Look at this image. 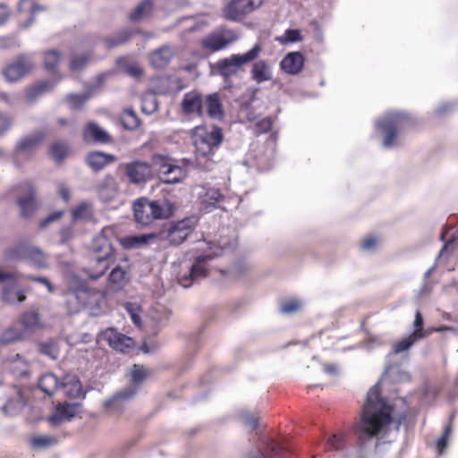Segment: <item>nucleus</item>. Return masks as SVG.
I'll list each match as a JSON object with an SVG mask.
<instances>
[{"label": "nucleus", "mask_w": 458, "mask_h": 458, "mask_svg": "<svg viewBox=\"0 0 458 458\" xmlns=\"http://www.w3.org/2000/svg\"><path fill=\"white\" fill-rule=\"evenodd\" d=\"M401 421L392 417V407L380 396L378 386H372L367 394L360 420L354 425L355 434L361 445L373 442L376 450H379L381 439L394 427L399 430Z\"/></svg>", "instance_id": "1"}, {"label": "nucleus", "mask_w": 458, "mask_h": 458, "mask_svg": "<svg viewBox=\"0 0 458 458\" xmlns=\"http://www.w3.org/2000/svg\"><path fill=\"white\" fill-rule=\"evenodd\" d=\"M411 116L403 111H388L376 122L377 132L382 139V146L386 149L397 148L402 145L401 133L411 123Z\"/></svg>", "instance_id": "2"}, {"label": "nucleus", "mask_w": 458, "mask_h": 458, "mask_svg": "<svg viewBox=\"0 0 458 458\" xmlns=\"http://www.w3.org/2000/svg\"><path fill=\"white\" fill-rule=\"evenodd\" d=\"M224 140L222 129L218 126H212L199 130L194 136V146L197 151V165L205 170L214 169L216 160L215 153Z\"/></svg>", "instance_id": "3"}, {"label": "nucleus", "mask_w": 458, "mask_h": 458, "mask_svg": "<svg viewBox=\"0 0 458 458\" xmlns=\"http://www.w3.org/2000/svg\"><path fill=\"white\" fill-rule=\"evenodd\" d=\"M209 245L210 242L199 241L197 250H202V252L199 253L191 250L187 254L190 256L189 260L192 261V263L185 265V267L188 269L187 273L178 276V282L182 287H190L195 281L207 276L208 261L220 255L218 252H212Z\"/></svg>", "instance_id": "4"}, {"label": "nucleus", "mask_w": 458, "mask_h": 458, "mask_svg": "<svg viewBox=\"0 0 458 458\" xmlns=\"http://www.w3.org/2000/svg\"><path fill=\"white\" fill-rule=\"evenodd\" d=\"M173 212L174 205L165 198L153 201L143 198L133 204L135 221L143 226L157 219L168 218Z\"/></svg>", "instance_id": "5"}, {"label": "nucleus", "mask_w": 458, "mask_h": 458, "mask_svg": "<svg viewBox=\"0 0 458 458\" xmlns=\"http://www.w3.org/2000/svg\"><path fill=\"white\" fill-rule=\"evenodd\" d=\"M262 52V47L256 43L244 54H233L229 57L220 59L215 64L216 72L225 80L235 75L245 64L257 60Z\"/></svg>", "instance_id": "6"}, {"label": "nucleus", "mask_w": 458, "mask_h": 458, "mask_svg": "<svg viewBox=\"0 0 458 458\" xmlns=\"http://www.w3.org/2000/svg\"><path fill=\"white\" fill-rule=\"evenodd\" d=\"M23 274L0 269L1 301L10 306H17L27 299L25 289L20 284Z\"/></svg>", "instance_id": "7"}, {"label": "nucleus", "mask_w": 458, "mask_h": 458, "mask_svg": "<svg viewBox=\"0 0 458 458\" xmlns=\"http://www.w3.org/2000/svg\"><path fill=\"white\" fill-rule=\"evenodd\" d=\"M32 55L19 54L2 69V75L6 81L14 83L28 76L34 69Z\"/></svg>", "instance_id": "8"}, {"label": "nucleus", "mask_w": 458, "mask_h": 458, "mask_svg": "<svg viewBox=\"0 0 458 458\" xmlns=\"http://www.w3.org/2000/svg\"><path fill=\"white\" fill-rule=\"evenodd\" d=\"M198 224V218L194 216L185 217L174 223L158 234V238L167 240L172 245L182 244L194 231Z\"/></svg>", "instance_id": "9"}, {"label": "nucleus", "mask_w": 458, "mask_h": 458, "mask_svg": "<svg viewBox=\"0 0 458 458\" xmlns=\"http://www.w3.org/2000/svg\"><path fill=\"white\" fill-rule=\"evenodd\" d=\"M152 163L158 171L160 181L164 183H178L186 177V170L173 163L166 156L154 154Z\"/></svg>", "instance_id": "10"}, {"label": "nucleus", "mask_w": 458, "mask_h": 458, "mask_svg": "<svg viewBox=\"0 0 458 458\" xmlns=\"http://www.w3.org/2000/svg\"><path fill=\"white\" fill-rule=\"evenodd\" d=\"M137 387L128 385L117 391L114 395L104 402V407L111 415H117L123 411L129 402L135 396Z\"/></svg>", "instance_id": "11"}, {"label": "nucleus", "mask_w": 458, "mask_h": 458, "mask_svg": "<svg viewBox=\"0 0 458 458\" xmlns=\"http://www.w3.org/2000/svg\"><path fill=\"white\" fill-rule=\"evenodd\" d=\"M288 448L271 438H265L247 454V458H284Z\"/></svg>", "instance_id": "12"}, {"label": "nucleus", "mask_w": 458, "mask_h": 458, "mask_svg": "<svg viewBox=\"0 0 458 458\" xmlns=\"http://www.w3.org/2000/svg\"><path fill=\"white\" fill-rule=\"evenodd\" d=\"M45 138V132L37 131L30 134L21 137L13 148V157L15 160L22 157H30Z\"/></svg>", "instance_id": "13"}, {"label": "nucleus", "mask_w": 458, "mask_h": 458, "mask_svg": "<svg viewBox=\"0 0 458 458\" xmlns=\"http://www.w3.org/2000/svg\"><path fill=\"white\" fill-rule=\"evenodd\" d=\"M125 175L130 183L141 185L152 176L151 165L141 160H135L124 165Z\"/></svg>", "instance_id": "14"}, {"label": "nucleus", "mask_w": 458, "mask_h": 458, "mask_svg": "<svg viewBox=\"0 0 458 458\" xmlns=\"http://www.w3.org/2000/svg\"><path fill=\"white\" fill-rule=\"evenodd\" d=\"M263 0H231L225 8V16L227 20L237 21L260 6Z\"/></svg>", "instance_id": "15"}, {"label": "nucleus", "mask_w": 458, "mask_h": 458, "mask_svg": "<svg viewBox=\"0 0 458 458\" xmlns=\"http://www.w3.org/2000/svg\"><path fill=\"white\" fill-rule=\"evenodd\" d=\"M101 339L107 342L110 347L121 352H127L134 344L132 338L109 327L101 333Z\"/></svg>", "instance_id": "16"}, {"label": "nucleus", "mask_w": 458, "mask_h": 458, "mask_svg": "<svg viewBox=\"0 0 458 458\" xmlns=\"http://www.w3.org/2000/svg\"><path fill=\"white\" fill-rule=\"evenodd\" d=\"M88 290V284L84 280L76 275H72L65 292L67 303L70 305L75 301L78 305L84 304V297L87 295Z\"/></svg>", "instance_id": "17"}, {"label": "nucleus", "mask_w": 458, "mask_h": 458, "mask_svg": "<svg viewBox=\"0 0 458 458\" xmlns=\"http://www.w3.org/2000/svg\"><path fill=\"white\" fill-rule=\"evenodd\" d=\"M113 234V229L106 227L102 232L96 235L91 242V255L111 258L113 254V246L110 236Z\"/></svg>", "instance_id": "18"}, {"label": "nucleus", "mask_w": 458, "mask_h": 458, "mask_svg": "<svg viewBox=\"0 0 458 458\" xmlns=\"http://www.w3.org/2000/svg\"><path fill=\"white\" fill-rule=\"evenodd\" d=\"M237 36L232 30L223 32H214L205 38L202 46L206 49L218 51L225 47L228 44L235 41Z\"/></svg>", "instance_id": "19"}, {"label": "nucleus", "mask_w": 458, "mask_h": 458, "mask_svg": "<svg viewBox=\"0 0 458 458\" xmlns=\"http://www.w3.org/2000/svg\"><path fill=\"white\" fill-rule=\"evenodd\" d=\"M181 107L185 114L201 116L203 114L202 95L197 91H191L183 95Z\"/></svg>", "instance_id": "20"}, {"label": "nucleus", "mask_w": 458, "mask_h": 458, "mask_svg": "<svg viewBox=\"0 0 458 458\" xmlns=\"http://www.w3.org/2000/svg\"><path fill=\"white\" fill-rule=\"evenodd\" d=\"M174 55V47L165 44L149 54V62L154 68L163 69L170 64Z\"/></svg>", "instance_id": "21"}, {"label": "nucleus", "mask_w": 458, "mask_h": 458, "mask_svg": "<svg viewBox=\"0 0 458 458\" xmlns=\"http://www.w3.org/2000/svg\"><path fill=\"white\" fill-rule=\"evenodd\" d=\"M130 269L127 262L114 267L109 274V284L115 291L122 290L130 281Z\"/></svg>", "instance_id": "22"}, {"label": "nucleus", "mask_w": 458, "mask_h": 458, "mask_svg": "<svg viewBox=\"0 0 458 458\" xmlns=\"http://www.w3.org/2000/svg\"><path fill=\"white\" fill-rule=\"evenodd\" d=\"M110 259L111 258L91 255L89 267L83 268L84 273L93 280L100 278L108 269Z\"/></svg>", "instance_id": "23"}, {"label": "nucleus", "mask_w": 458, "mask_h": 458, "mask_svg": "<svg viewBox=\"0 0 458 458\" xmlns=\"http://www.w3.org/2000/svg\"><path fill=\"white\" fill-rule=\"evenodd\" d=\"M250 73L257 84L269 81L273 79L272 64L268 61L259 60L252 64Z\"/></svg>", "instance_id": "24"}, {"label": "nucleus", "mask_w": 458, "mask_h": 458, "mask_svg": "<svg viewBox=\"0 0 458 458\" xmlns=\"http://www.w3.org/2000/svg\"><path fill=\"white\" fill-rule=\"evenodd\" d=\"M78 411V405L75 403H61L56 406L54 412L49 416L48 421L54 425H59L70 420Z\"/></svg>", "instance_id": "25"}, {"label": "nucleus", "mask_w": 458, "mask_h": 458, "mask_svg": "<svg viewBox=\"0 0 458 458\" xmlns=\"http://www.w3.org/2000/svg\"><path fill=\"white\" fill-rule=\"evenodd\" d=\"M83 140L86 142L95 143H110L112 139L104 129L99 127L96 123H89L83 130Z\"/></svg>", "instance_id": "26"}, {"label": "nucleus", "mask_w": 458, "mask_h": 458, "mask_svg": "<svg viewBox=\"0 0 458 458\" xmlns=\"http://www.w3.org/2000/svg\"><path fill=\"white\" fill-rule=\"evenodd\" d=\"M158 239L157 233H143L138 235H128L120 239L121 245L127 250L139 249L154 242Z\"/></svg>", "instance_id": "27"}, {"label": "nucleus", "mask_w": 458, "mask_h": 458, "mask_svg": "<svg viewBox=\"0 0 458 458\" xmlns=\"http://www.w3.org/2000/svg\"><path fill=\"white\" fill-rule=\"evenodd\" d=\"M304 64V57L300 52L288 53L280 62L281 69L287 74L299 73Z\"/></svg>", "instance_id": "28"}, {"label": "nucleus", "mask_w": 458, "mask_h": 458, "mask_svg": "<svg viewBox=\"0 0 458 458\" xmlns=\"http://www.w3.org/2000/svg\"><path fill=\"white\" fill-rule=\"evenodd\" d=\"M116 157L114 155L102 151L90 152L86 157L88 165L96 172L104 169L107 165L114 163Z\"/></svg>", "instance_id": "29"}, {"label": "nucleus", "mask_w": 458, "mask_h": 458, "mask_svg": "<svg viewBox=\"0 0 458 458\" xmlns=\"http://www.w3.org/2000/svg\"><path fill=\"white\" fill-rule=\"evenodd\" d=\"M198 195L205 208L215 207L216 203L224 199L218 189L208 185L201 186Z\"/></svg>", "instance_id": "30"}, {"label": "nucleus", "mask_w": 458, "mask_h": 458, "mask_svg": "<svg viewBox=\"0 0 458 458\" xmlns=\"http://www.w3.org/2000/svg\"><path fill=\"white\" fill-rule=\"evenodd\" d=\"M168 319V313L163 307L152 309L148 315V326L153 335H157L160 328L165 325Z\"/></svg>", "instance_id": "31"}, {"label": "nucleus", "mask_w": 458, "mask_h": 458, "mask_svg": "<svg viewBox=\"0 0 458 458\" xmlns=\"http://www.w3.org/2000/svg\"><path fill=\"white\" fill-rule=\"evenodd\" d=\"M206 109L208 116L214 120L222 121L225 117L222 102L218 93L206 97Z\"/></svg>", "instance_id": "32"}, {"label": "nucleus", "mask_w": 458, "mask_h": 458, "mask_svg": "<svg viewBox=\"0 0 458 458\" xmlns=\"http://www.w3.org/2000/svg\"><path fill=\"white\" fill-rule=\"evenodd\" d=\"M25 406V400L20 389L15 388L13 394L3 406V411L8 416L17 415Z\"/></svg>", "instance_id": "33"}, {"label": "nucleus", "mask_w": 458, "mask_h": 458, "mask_svg": "<svg viewBox=\"0 0 458 458\" xmlns=\"http://www.w3.org/2000/svg\"><path fill=\"white\" fill-rule=\"evenodd\" d=\"M116 65L125 74L138 79L144 73V70L139 62L128 57H120L116 60Z\"/></svg>", "instance_id": "34"}, {"label": "nucleus", "mask_w": 458, "mask_h": 458, "mask_svg": "<svg viewBox=\"0 0 458 458\" xmlns=\"http://www.w3.org/2000/svg\"><path fill=\"white\" fill-rule=\"evenodd\" d=\"M61 386L62 381L54 373H46L38 379L39 389L48 396L54 395Z\"/></svg>", "instance_id": "35"}, {"label": "nucleus", "mask_w": 458, "mask_h": 458, "mask_svg": "<svg viewBox=\"0 0 458 458\" xmlns=\"http://www.w3.org/2000/svg\"><path fill=\"white\" fill-rule=\"evenodd\" d=\"M61 389L64 394L72 399L83 396L82 387L80 380L76 376H66L62 381Z\"/></svg>", "instance_id": "36"}, {"label": "nucleus", "mask_w": 458, "mask_h": 458, "mask_svg": "<svg viewBox=\"0 0 458 458\" xmlns=\"http://www.w3.org/2000/svg\"><path fill=\"white\" fill-rule=\"evenodd\" d=\"M58 82L55 81H43L35 86L30 88L26 92V98L29 102H34L38 98L42 96L46 92L51 91Z\"/></svg>", "instance_id": "37"}, {"label": "nucleus", "mask_w": 458, "mask_h": 458, "mask_svg": "<svg viewBox=\"0 0 458 458\" xmlns=\"http://www.w3.org/2000/svg\"><path fill=\"white\" fill-rule=\"evenodd\" d=\"M154 10L153 0H143L130 13L129 19L132 22H138L148 18Z\"/></svg>", "instance_id": "38"}, {"label": "nucleus", "mask_w": 458, "mask_h": 458, "mask_svg": "<svg viewBox=\"0 0 458 458\" xmlns=\"http://www.w3.org/2000/svg\"><path fill=\"white\" fill-rule=\"evenodd\" d=\"M30 192L27 196L21 197L18 200L21 208V215L23 217H30L36 210L35 192L30 183H27Z\"/></svg>", "instance_id": "39"}, {"label": "nucleus", "mask_w": 458, "mask_h": 458, "mask_svg": "<svg viewBox=\"0 0 458 458\" xmlns=\"http://www.w3.org/2000/svg\"><path fill=\"white\" fill-rule=\"evenodd\" d=\"M384 379H389L393 383H401L410 381L411 376L408 372L396 365H388L386 367Z\"/></svg>", "instance_id": "40"}, {"label": "nucleus", "mask_w": 458, "mask_h": 458, "mask_svg": "<svg viewBox=\"0 0 458 458\" xmlns=\"http://www.w3.org/2000/svg\"><path fill=\"white\" fill-rule=\"evenodd\" d=\"M420 340H421V333L418 330L412 331L408 336L393 344V352L394 354H399L408 351L415 343Z\"/></svg>", "instance_id": "41"}, {"label": "nucleus", "mask_w": 458, "mask_h": 458, "mask_svg": "<svg viewBox=\"0 0 458 458\" xmlns=\"http://www.w3.org/2000/svg\"><path fill=\"white\" fill-rule=\"evenodd\" d=\"M72 222L89 221L93 216L91 205L88 202H81L71 210Z\"/></svg>", "instance_id": "42"}, {"label": "nucleus", "mask_w": 458, "mask_h": 458, "mask_svg": "<svg viewBox=\"0 0 458 458\" xmlns=\"http://www.w3.org/2000/svg\"><path fill=\"white\" fill-rule=\"evenodd\" d=\"M31 245L17 244L13 247L7 249L4 252V259L7 261H15L21 259H27L28 253Z\"/></svg>", "instance_id": "43"}, {"label": "nucleus", "mask_w": 458, "mask_h": 458, "mask_svg": "<svg viewBox=\"0 0 458 458\" xmlns=\"http://www.w3.org/2000/svg\"><path fill=\"white\" fill-rule=\"evenodd\" d=\"M63 59L62 53L57 49H51L45 52L44 55V67L48 72L53 73L57 72V67L61 60Z\"/></svg>", "instance_id": "44"}, {"label": "nucleus", "mask_w": 458, "mask_h": 458, "mask_svg": "<svg viewBox=\"0 0 458 458\" xmlns=\"http://www.w3.org/2000/svg\"><path fill=\"white\" fill-rule=\"evenodd\" d=\"M27 259L38 268H46L48 266L47 255L39 248L33 245L30 248Z\"/></svg>", "instance_id": "45"}, {"label": "nucleus", "mask_w": 458, "mask_h": 458, "mask_svg": "<svg viewBox=\"0 0 458 458\" xmlns=\"http://www.w3.org/2000/svg\"><path fill=\"white\" fill-rule=\"evenodd\" d=\"M23 336V332L16 327H10L4 330L0 335V343L3 345H9L21 340Z\"/></svg>", "instance_id": "46"}, {"label": "nucleus", "mask_w": 458, "mask_h": 458, "mask_svg": "<svg viewBox=\"0 0 458 458\" xmlns=\"http://www.w3.org/2000/svg\"><path fill=\"white\" fill-rule=\"evenodd\" d=\"M157 107H158V103H157V97L154 93L148 92L142 96L141 111L144 114L150 115L157 110Z\"/></svg>", "instance_id": "47"}, {"label": "nucleus", "mask_w": 458, "mask_h": 458, "mask_svg": "<svg viewBox=\"0 0 458 458\" xmlns=\"http://www.w3.org/2000/svg\"><path fill=\"white\" fill-rule=\"evenodd\" d=\"M123 308L126 310V312L130 315L132 323L138 327H140L141 326V307L140 305L136 301H128L123 304Z\"/></svg>", "instance_id": "48"}, {"label": "nucleus", "mask_w": 458, "mask_h": 458, "mask_svg": "<svg viewBox=\"0 0 458 458\" xmlns=\"http://www.w3.org/2000/svg\"><path fill=\"white\" fill-rule=\"evenodd\" d=\"M122 123L125 129L132 131L140 126V119L132 109H126L122 114Z\"/></svg>", "instance_id": "49"}, {"label": "nucleus", "mask_w": 458, "mask_h": 458, "mask_svg": "<svg viewBox=\"0 0 458 458\" xmlns=\"http://www.w3.org/2000/svg\"><path fill=\"white\" fill-rule=\"evenodd\" d=\"M18 10L20 12H30L31 17L29 19L26 26H29L33 21V15L39 12L43 11L44 7L37 4L34 0H20L18 3Z\"/></svg>", "instance_id": "50"}, {"label": "nucleus", "mask_w": 458, "mask_h": 458, "mask_svg": "<svg viewBox=\"0 0 458 458\" xmlns=\"http://www.w3.org/2000/svg\"><path fill=\"white\" fill-rule=\"evenodd\" d=\"M50 156L56 162H62L68 156V146L64 141L54 143L50 148Z\"/></svg>", "instance_id": "51"}, {"label": "nucleus", "mask_w": 458, "mask_h": 458, "mask_svg": "<svg viewBox=\"0 0 458 458\" xmlns=\"http://www.w3.org/2000/svg\"><path fill=\"white\" fill-rule=\"evenodd\" d=\"M131 31L126 30L114 34L106 40L107 47L112 48L126 43L131 38Z\"/></svg>", "instance_id": "52"}, {"label": "nucleus", "mask_w": 458, "mask_h": 458, "mask_svg": "<svg viewBox=\"0 0 458 458\" xmlns=\"http://www.w3.org/2000/svg\"><path fill=\"white\" fill-rule=\"evenodd\" d=\"M21 323L26 330H32L39 327V315L36 311H27L21 316Z\"/></svg>", "instance_id": "53"}, {"label": "nucleus", "mask_w": 458, "mask_h": 458, "mask_svg": "<svg viewBox=\"0 0 458 458\" xmlns=\"http://www.w3.org/2000/svg\"><path fill=\"white\" fill-rule=\"evenodd\" d=\"M91 95L89 92L81 94H68L66 100L72 109L81 108L89 98Z\"/></svg>", "instance_id": "54"}, {"label": "nucleus", "mask_w": 458, "mask_h": 458, "mask_svg": "<svg viewBox=\"0 0 458 458\" xmlns=\"http://www.w3.org/2000/svg\"><path fill=\"white\" fill-rule=\"evenodd\" d=\"M267 145L269 147L268 155L259 157L256 163L258 169L262 172L268 171L273 166L274 143L269 142Z\"/></svg>", "instance_id": "55"}, {"label": "nucleus", "mask_w": 458, "mask_h": 458, "mask_svg": "<svg viewBox=\"0 0 458 458\" xmlns=\"http://www.w3.org/2000/svg\"><path fill=\"white\" fill-rule=\"evenodd\" d=\"M39 352L50 358L51 360H55L58 359L59 356V349L55 343L54 342H46L41 343L38 345Z\"/></svg>", "instance_id": "56"}, {"label": "nucleus", "mask_w": 458, "mask_h": 458, "mask_svg": "<svg viewBox=\"0 0 458 458\" xmlns=\"http://www.w3.org/2000/svg\"><path fill=\"white\" fill-rule=\"evenodd\" d=\"M282 44L300 42L302 40L301 31L295 29H289L284 33L276 38Z\"/></svg>", "instance_id": "57"}, {"label": "nucleus", "mask_w": 458, "mask_h": 458, "mask_svg": "<svg viewBox=\"0 0 458 458\" xmlns=\"http://www.w3.org/2000/svg\"><path fill=\"white\" fill-rule=\"evenodd\" d=\"M345 441V434H333L328 437L327 440V445L334 451H341L344 449Z\"/></svg>", "instance_id": "58"}, {"label": "nucleus", "mask_w": 458, "mask_h": 458, "mask_svg": "<svg viewBox=\"0 0 458 458\" xmlns=\"http://www.w3.org/2000/svg\"><path fill=\"white\" fill-rule=\"evenodd\" d=\"M302 306V301L299 299H291L284 301L281 307L280 311L283 314H293L297 312Z\"/></svg>", "instance_id": "59"}, {"label": "nucleus", "mask_w": 458, "mask_h": 458, "mask_svg": "<svg viewBox=\"0 0 458 458\" xmlns=\"http://www.w3.org/2000/svg\"><path fill=\"white\" fill-rule=\"evenodd\" d=\"M131 379L134 386L136 384L141 383L147 377V372L143 366L141 365H133L131 369Z\"/></svg>", "instance_id": "60"}, {"label": "nucleus", "mask_w": 458, "mask_h": 458, "mask_svg": "<svg viewBox=\"0 0 458 458\" xmlns=\"http://www.w3.org/2000/svg\"><path fill=\"white\" fill-rule=\"evenodd\" d=\"M55 443V438L48 436L36 437L31 439V445L38 449H45L50 447Z\"/></svg>", "instance_id": "61"}, {"label": "nucleus", "mask_w": 458, "mask_h": 458, "mask_svg": "<svg viewBox=\"0 0 458 458\" xmlns=\"http://www.w3.org/2000/svg\"><path fill=\"white\" fill-rule=\"evenodd\" d=\"M452 432L451 425H447L443 432V435L437 440L436 448L439 455H441L445 449L447 447V440Z\"/></svg>", "instance_id": "62"}, {"label": "nucleus", "mask_w": 458, "mask_h": 458, "mask_svg": "<svg viewBox=\"0 0 458 458\" xmlns=\"http://www.w3.org/2000/svg\"><path fill=\"white\" fill-rule=\"evenodd\" d=\"M114 71L109 70L98 74L94 83L89 87V90L92 91L100 88L109 78L114 75Z\"/></svg>", "instance_id": "63"}, {"label": "nucleus", "mask_w": 458, "mask_h": 458, "mask_svg": "<svg viewBox=\"0 0 458 458\" xmlns=\"http://www.w3.org/2000/svg\"><path fill=\"white\" fill-rule=\"evenodd\" d=\"M88 58L83 55H72L70 62V69L77 72L81 70L87 64Z\"/></svg>", "instance_id": "64"}]
</instances>
